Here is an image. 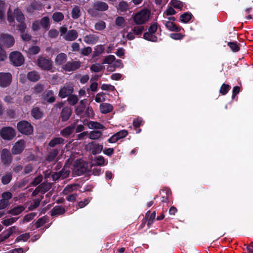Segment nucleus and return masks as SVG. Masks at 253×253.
I'll list each match as a JSON object with an SVG mask.
<instances>
[{
	"mask_svg": "<svg viewBox=\"0 0 253 253\" xmlns=\"http://www.w3.org/2000/svg\"><path fill=\"white\" fill-rule=\"evenodd\" d=\"M14 17H15L17 21L21 23L17 27V29L21 33L25 32L26 28L25 23L23 22L24 17L22 12L19 9H16L14 11V16L10 10L9 9L7 12V20L9 22L10 25L13 26L15 25Z\"/></svg>",
	"mask_w": 253,
	"mask_h": 253,
	"instance_id": "obj_1",
	"label": "nucleus"
},
{
	"mask_svg": "<svg viewBox=\"0 0 253 253\" xmlns=\"http://www.w3.org/2000/svg\"><path fill=\"white\" fill-rule=\"evenodd\" d=\"M150 15V11L148 9H143L134 15L133 20L136 24H144L148 21Z\"/></svg>",
	"mask_w": 253,
	"mask_h": 253,
	"instance_id": "obj_2",
	"label": "nucleus"
},
{
	"mask_svg": "<svg viewBox=\"0 0 253 253\" xmlns=\"http://www.w3.org/2000/svg\"><path fill=\"white\" fill-rule=\"evenodd\" d=\"M37 65L42 70L50 71L53 68L52 61L44 56H39L37 61Z\"/></svg>",
	"mask_w": 253,
	"mask_h": 253,
	"instance_id": "obj_3",
	"label": "nucleus"
},
{
	"mask_svg": "<svg viewBox=\"0 0 253 253\" xmlns=\"http://www.w3.org/2000/svg\"><path fill=\"white\" fill-rule=\"evenodd\" d=\"M87 170V164L80 160H77L73 166V171L76 175H80Z\"/></svg>",
	"mask_w": 253,
	"mask_h": 253,
	"instance_id": "obj_4",
	"label": "nucleus"
},
{
	"mask_svg": "<svg viewBox=\"0 0 253 253\" xmlns=\"http://www.w3.org/2000/svg\"><path fill=\"white\" fill-rule=\"evenodd\" d=\"M9 59L13 65L19 66L24 62V58L22 54L18 51L12 52L9 55Z\"/></svg>",
	"mask_w": 253,
	"mask_h": 253,
	"instance_id": "obj_5",
	"label": "nucleus"
},
{
	"mask_svg": "<svg viewBox=\"0 0 253 253\" xmlns=\"http://www.w3.org/2000/svg\"><path fill=\"white\" fill-rule=\"evenodd\" d=\"M17 128L21 133L26 135H30L33 131V126L27 121L19 122L17 124Z\"/></svg>",
	"mask_w": 253,
	"mask_h": 253,
	"instance_id": "obj_6",
	"label": "nucleus"
},
{
	"mask_svg": "<svg viewBox=\"0 0 253 253\" xmlns=\"http://www.w3.org/2000/svg\"><path fill=\"white\" fill-rule=\"evenodd\" d=\"M103 146L95 142H89L85 146V149L90 152L92 154L95 155L100 153L102 149Z\"/></svg>",
	"mask_w": 253,
	"mask_h": 253,
	"instance_id": "obj_7",
	"label": "nucleus"
},
{
	"mask_svg": "<svg viewBox=\"0 0 253 253\" xmlns=\"http://www.w3.org/2000/svg\"><path fill=\"white\" fill-rule=\"evenodd\" d=\"M12 75L9 73H0V86L7 87L10 85L12 82Z\"/></svg>",
	"mask_w": 253,
	"mask_h": 253,
	"instance_id": "obj_8",
	"label": "nucleus"
},
{
	"mask_svg": "<svg viewBox=\"0 0 253 253\" xmlns=\"http://www.w3.org/2000/svg\"><path fill=\"white\" fill-rule=\"evenodd\" d=\"M0 134L3 139L9 140L14 137L15 132L12 127H5L1 129Z\"/></svg>",
	"mask_w": 253,
	"mask_h": 253,
	"instance_id": "obj_9",
	"label": "nucleus"
},
{
	"mask_svg": "<svg viewBox=\"0 0 253 253\" xmlns=\"http://www.w3.org/2000/svg\"><path fill=\"white\" fill-rule=\"evenodd\" d=\"M0 41L7 47L12 46L14 44L13 37L7 34H2L0 36Z\"/></svg>",
	"mask_w": 253,
	"mask_h": 253,
	"instance_id": "obj_10",
	"label": "nucleus"
},
{
	"mask_svg": "<svg viewBox=\"0 0 253 253\" xmlns=\"http://www.w3.org/2000/svg\"><path fill=\"white\" fill-rule=\"evenodd\" d=\"M168 21H164V23L166 28L170 31L179 32L181 30V27L176 25L173 23L175 20L174 17H170L168 18Z\"/></svg>",
	"mask_w": 253,
	"mask_h": 253,
	"instance_id": "obj_11",
	"label": "nucleus"
},
{
	"mask_svg": "<svg viewBox=\"0 0 253 253\" xmlns=\"http://www.w3.org/2000/svg\"><path fill=\"white\" fill-rule=\"evenodd\" d=\"M93 8L88 10L89 13L92 15H94V9L100 11H106L108 9V5L105 2L97 1L93 4Z\"/></svg>",
	"mask_w": 253,
	"mask_h": 253,
	"instance_id": "obj_12",
	"label": "nucleus"
},
{
	"mask_svg": "<svg viewBox=\"0 0 253 253\" xmlns=\"http://www.w3.org/2000/svg\"><path fill=\"white\" fill-rule=\"evenodd\" d=\"M84 125L91 129H105V127L101 124L95 121H89L85 119L83 122Z\"/></svg>",
	"mask_w": 253,
	"mask_h": 253,
	"instance_id": "obj_13",
	"label": "nucleus"
},
{
	"mask_svg": "<svg viewBox=\"0 0 253 253\" xmlns=\"http://www.w3.org/2000/svg\"><path fill=\"white\" fill-rule=\"evenodd\" d=\"M81 63L79 61H69L63 65L62 69L66 72L74 71L80 68Z\"/></svg>",
	"mask_w": 253,
	"mask_h": 253,
	"instance_id": "obj_14",
	"label": "nucleus"
},
{
	"mask_svg": "<svg viewBox=\"0 0 253 253\" xmlns=\"http://www.w3.org/2000/svg\"><path fill=\"white\" fill-rule=\"evenodd\" d=\"M0 159L4 165L9 164L12 160V157L9 151L7 149H3L0 152Z\"/></svg>",
	"mask_w": 253,
	"mask_h": 253,
	"instance_id": "obj_15",
	"label": "nucleus"
},
{
	"mask_svg": "<svg viewBox=\"0 0 253 253\" xmlns=\"http://www.w3.org/2000/svg\"><path fill=\"white\" fill-rule=\"evenodd\" d=\"M73 91V86L71 84H67L60 89L59 96L61 98H65L71 95Z\"/></svg>",
	"mask_w": 253,
	"mask_h": 253,
	"instance_id": "obj_16",
	"label": "nucleus"
},
{
	"mask_svg": "<svg viewBox=\"0 0 253 253\" xmlns=\"http://www.w3.org/2000/svg\"><path fill=\"white\" fill-rule=\"evenodd\" d=\"M25 148V141L20 140L16 142L11 149V152L14 155L21 153Z\"/></svg>",
	"mask_w": 253,
	"mask_h": 253,
	"instance_id": "obj_17",
	"label": "nucleus"
},
{
	"mask_svg": "<svg viewBox=\"0 0 253 253\" xmlns=\"http://www.w3.org/2000/svg\"><path fill=\"white\" fill-rule=\"evenodd\" d=\"M78 36V33L75 30H69L63 36V38L67 41H73L75 40Z\"/></svg>",
	"mask_w": 253,
	"mask_h": 253,
	"instance_id": "obj_18",
	"label": "nucleus"
},
{
	"mask_svg": "<svg viewBox=\"0 0 253 253\" xmlns=\"http://www.w3.org/2000/svg\"><path fill=\"white\" fill-rule=\"evenodd\" d=\"M97 36L93 34L86 35L84 37V41L88 44H94L98 41Z\"/></svg>",
	"mask_w": 253,
	"mask_h": 253,
	"instance_id": "obj_19",
	"label": "nucleus"
},
{
	"mask_svg": "<svg viewBox=\"0 0 253 253\" xmlns=\"http://www.w3.org/2000/svg\"><path fill=\"white\" fill-rule=\"evenodd\" d=\"M50 212L51 216H57L63 214L65 212V210L63 207L57 206L54 207Z\"/></svg>",
	"mask_w": 253,
	"mask_h": 253,
	"instance_id": "obj_20",
	"label": "nucleus"
},
{
	"mask_svg": "<svg viewBox=\"0 0 253 253\" xmlns=\"http://www.w3.org/2000/svg\"><path fill=\"white\" fill-rule=\"evenodd\" d=\"M67 56L64 53H60L57 55L55 59V63L56 65H63L67 60Z\"/></svg>",
	"mask_w": 253,
	"mask_h": 253,
	"instance_id": "obj_21",
	"label": "nucleus"
},
{
	"mask_svg": "<svg viewBox=\"0 0 253 253\" xmlns=\"http://www.w3.org/2000/svg\"><path fill=\"white\" fill-rule=\"evenodd\" d=\"M59 153V150L54 149L50 151L46 157V160L48 162H56L57 160V156Z\"/></svg>",
	"mask_w": 253,
	"mask_h": 253,
	"instance_id": "obj_22",
	"label": "nucleus"
},
{
	"mask_svg": "<svg viewBox=\"0 0 253 253\" xmlns=\"http://www.w3.org/2000/svg\"><path fill=\"white\" fill-rule=\"evenodd\" d=\"M72 113V110L71 108L66 107H64L61 112V118L63 121H67L70 117Z\"/></svg>",
	"mask_w": 253,
	"mask_h": 253,
	"instance_id": "obj_23",
	"label": "nucleus"
},
{
	"mask_svg": "<svg viewBox=\"0 0 253 253\" xmlns=\"http://www.w3.org/2000/svg\"><path fill=\"white\" fill-rule=\"evenodd\" d=\"M113 108V106L109 103H103L100 105V112L102 114H107L111 112Z\"/></svg>",
	"mask_w": 253,
	"mask_h": 253,
	"instance_id": "obj_24",
	"label": "nucleus"
},
{
	"mask_svg": "<svg viewBox=\"0 0 253 253\" xmlns=\"http://www.w3.org/2000/svg\"><path fill=\"white\" fill-rule=\"evenodd\" d=\"M27 78L31 82H36L40 80V75L38 72L33 71L28 73Z\"/></svg>",
	"mask_w": 253,
	"mask_h": 253,
	"instance_id": "obj_25",
	"label": "nucleus"
},
{
	"mask_svg": "<svg viewBox=\"0 0 253 253\" xmlns=\"http://www.w3.org/2000/svg\"><path fill=\"white\" fill-rule=\"evenodd\" d=\"M64 139L61 137H55L52 139L48 143V146L51 147H54L60 144H63Z\"/></svg>",
	"mask_w": 253,
	"mask_h": 253,
	"instance_id": "obj_26",
	"label": "nucleus"
},
{
	"mask_svg": "<svg viewBox=\"0 0 253 253\" xmlns=\"http://www.w3.org/2000/svg\"><path fill=\"white\" fill-rule=\"evenodd\" d=\"M75 128V125H72L64 128L61 131V134L64 137H68L72 134Z\"/></svg>",
	"mask_w": 253,
	"mask_h": 253,
	"instance_id": "obj_27",
	"label": "nucleus"
},
{
	"mask_svg": "<svg viewBox=\"0 0 253 253\" xmlns=\"http://www.w3.org/2000/svg\"><path fill=\"white\" fill-rule=\"evenodd\" d=\"M32 116L36 119H41L43 116V112L38 107H34L31 111Z\"/></svg>",
	"mask_w": 253,
	"mask_h": 253,
	"instance_id": "obj_28",
	"label": "nucleus"
},
{
	"mask_svg": "<svg viewBox=\"0 0 253 253\" xmlns=\"http://www.w3.org/2000/svg\"><path fill=\"white\" fill-rule=\"evenodd\" d=\"M94 165L102 166L106 165L108 163L107 161L105 160L104 158L102 156L96 157L94 159Z\"/></svg>",
	"mask_w": 253,
	"mask_h": 253,
	"instance_id": "obj_29",
	"label": "nucleus"
},
{
	"mask_svg": "<svg viewBox=\"0 0 253 253\" xmlns=\"http://www.w3.org/2000/svg\"><path fill=\"white\" fill-rule=\"evenodd\" d=\"M43 97L48 102L52 103L55 101L53 92L51 90H47L43 94Z\"/></svg>",
	"mask_w": 253,
	"mask_h": 253,
	"instance_id": "obj_30",
	"label": "nucleus"
},
{
	"mask_svg": "<svg viewBox=\"0 0 253 253\" xmlns=\"http://www.w3.org/2000/svg\"><path fill=\"white\" fill-rule=\"evenodd\" d=\"M25 208L22 206H17L12 209L10 210L8 213L14 215H18L21 213L24 210Z\"/></svg>",
	"mask_w": 253,
	"mask_h": 253,
	"instance_id": "obj_31",
	"label": "nucleus"
},
{
	"mask_svg": "<svg viewBox=\"0 0 253 253\" xmlns=\"http://www.w3.org/2000/svg\"><path fill=\"white\" fill-rule=\"evenodd\" d=\"M88 135L89 139L95 140L100 138L101 137L102 133L99 130H92L88 133Z\"/></svg>",
	"mask_w": 253,
	"mask_h": 253,
	"instance_id": "obj_32",
	"label": "nucleus"
},
{
	"mask_svg": "<svg viewBox=\"0 0 253 253\" xmlns=\"http://www.w3.org/2000/svg\"><path fill=\"white\" fill-rule=\"evenodd\" d=\"M156 212L155 211L153 212L150 214V211H148L146 214V218L147 220V225L150 227V225L153 223V220L155 218Z\"/></svg>",
	"mask_w": 253,
	"mask_h": 253,
	"instance_id": "obj_33",
	"label": "nucleus"
},
{
	"mask_svg": "<svg viewBox=\"0 0 253 253\" xmlns=\"http://www.w3.org/2000/svg\"><path fill=\"white\" fill-rule=\"evenodd\" d=\"M41 26L45 29L47 30L50 27L49 19L48 17L45 16L41 19L40 21Z\"/></svg>",
	"mask_w": 253,
	"mask_h": 253,
	"instance_id": "obj_34",
	"label": "nucleus"
},
{
	"mask_svg": "<svg viewBox=\"0 0 253 253\" xmlns=\"http://www.w3.org/2000/svg\"><path fill=\"white\" fill-rule=\"evenodd\" d=\"M78 186L79 185L76 184L68 185L66 186V187L64 188L63 192L64 194L67 195L70 193L73 192L74 190L77 189Z\"/></svg>",
	"mask_w": 253,
	"mask_h": 253,
	"instance_id": "obj_35",
	"label": "nucleus"
},
{
	"mask_svg": "<svg viewBox=\"0 0 253 253\" xmlns=\"http://www.w3.org/2000/svg\"><path fill=\"white\" fill-rule=\"evenodd\" d=\"M85 107V101L84 100H82L80 101L79 105L76 107V111L77 114L79 115L82 114L84 111Z\"/></svg>",
	"mask_w": 253,
	"mask_h": 253,
	"instance_id": "obj_36",
	"label": "nucleus"
},
{
	"mask_svg": "<svg viewBox=\"0 0 253 253\" xmlns=\"http://www.w3.org/2000/svg\"><path fill=\"white\" fill-rule=\"evenodd\" d=\"M129 9L128 3L124 1H121L117 9L121 12H126Z\"/></svg>",
	"mask_w": 253,
	"mask_h": 253,
	"instance_id": "obj_37",
	"label": "nucleus"
},
{
	"mask_svg": "<svg viewBox=\"0 0 253 253\" xmlns=\"http://www.w3.org/2000/svg\"><path fill=\"white\" fill-rule=\"evenodd\" d=\"M36 216V213L31 212L25 215L22 221L20 222V224H24L31 221Z\"/></svg>",
	"mask_w": 253,
	"mask_h": 253,
	"instance_id": "obj_38",
	"label": "nucleus"
},
{
	"mask_svg": "<svg viewBox=\"0 0 253 253\" xmlns=\"http://www.w3.org/2000/svg\"><path fill=\"white\" fill-rule=\"evenodd\" d=\"M12 177V175L10 172L6 173L1 177V182L4 185L7 184L10 182Z\"/></svg>",
	"mask_w": 253,
	"mask_h": 253,
	"instance_id": "obj_39",
	"label": "nucleus"
},
{
	"mask_svg": "<svg viewBox=\"0 0 253 253\" xmlns=\"http://www.w3.org/2000/svg\"><path fill=\"white\" fill-rule=\"evenodd\" d=\"M72 17L73 19H78L81 16V11L79 7L76 6L73 7L71 12Z\"/></svg>",
	"mask_w": 253,
	"mask_h": 253,
	"instance_id": "obj_40",
	"label": "nucleus"
},
{
	"mask_svg": "<svg viewBox=\"0 0 253 253\" xmlns=\"http://www.w3.org/2000/svg\"><path fill=\"white\" fill-rule=\"evenodd\" d=\"M52 17L55 22H59L63 20L64 16L62 13L57 12L53 14Z\"/></svg>",
	"mask_w": 253,
	"mask_h": 253,
	"instance_id": "obj_41",
	"label": "nucleus"
},
{
	"mask_svg": "<svg viewBox=\"0 0 253 253\" xmlns=\"http://www.w3.org/2000/svg\"><path fill=\"white\" fill-rule=\"evenodd\" d=\"M12 194L10 192H5L1 194V199L10 205L9 200L11 199Z\"/></svg>",
	"mask_w": 253,
	"mask_h": 253,
	"instance_id": "obj_42",
	"label": "nucleus"
},
{
	"mask_svg": "<svg viewBox=\"0 0 253 253\" xmlns=\"http://www.w3.org/2000/svg\"><path fill=\"white\" fill-rule=\"evenodd\" d=\"M143 37L145 39L151 42H156L157 40V37L153 33H151L149 32L145 33L144 34Z\"/></svg>",
	"mask_w": 253,
	"mask_h": 253,
	"instance_id": "obj_43",
	"label": "nucleus"
},
{
	"mask_svg": "<svg viewBox=\"0 0 253 253\" xmlns=\"http://www.w3.org/2000/svg\"><path fill=\"white\" fill-rule=\"evenodd\" d=\"M40 51V48L37 45L33 46L30 47L27 53L29 55H33L38 54Z\"/></svg>",
	"mask_w": 253,
	"mask_h": 253,
	"instance_id": "obj_44",
	"label": "nucleus"
},
{
	"mask_svg": "<svg viewBox=\"0 0 253 253\" xmlns=\"http://www.w3.org/2000/svg\"><path fill=\"white\" fill-rule=\"evenodd\" d=\"M18 219V217H11L7 219H5L3 220L1 222L2 224H3L5 226H9L13 223H14L15 222H16L17 219Z\"/></svg>",
	"mask_w": 253,
	"mask_h": 253,
	"instance_id": "obj_45",
	"label": "nucleus"
},
{
	"mask_svg": "<svg viewBox=\"0 0 253 253\" xmlns=\"http://www.w3.org/2000/svg\"><path fill=\"white\" fill-rule=\"evenodd\" d=\"M104 68V66L99 63L92 64L90 66V70L92 72H99L101 71Z\"/></svg>",
	"mask_w": 253,
	"mask_h": 253,
	"instance_id": "obj_46",
	"label": "nucleus"
},
{
	"mask_svg": "<svg viewBox=\"0 0 253 253\" xmlns=\"http://www.w3.org/2000/svg\"><path fill=\"white\" fill-rule=\"evenodd\" d=\"M6 4L4 1L0 0V20H2L4 16Z\"/></svg>",
	"mask_w": 253,
	"mask_h": 253,
	"instance_id": "obj_47",
	"label": "nucleus"
},
{
	"mask_svg": "<svg viewBox=\"0 0 253 253\" xmlns=\"http://www.w3.org/2000/svg\"><path fill=\"white\" fill-rule=\"evenodd\" d=\"M47 219V217L45 216L39 218L35 223L36 227L37 228H38L42 226L44 224H45L46 222Z\"/></svg>",
	"mask_w": 253,
	"mask_h": 253,
	"instance_id": "obj_48",
	"label": "nucleus"
},
{
	"mask_svg": "<svg viewBox=\"0 0 253 253\" xmlns=\"http://www.w3.org/2000/svg\"><path fill=\"white\" fill-rule=\"evenodd\" d=\"M79 99L77 96L75 95H71L68 98L67 101L71 105H75L78 101Z\"/></svg>",
	"mask_w": 253,
	"mask_h": 253,
	"instance_id": "obj_49",
	"label": "nucleus"
},
{
	"mask_svg": "<svg viewBox=\"0 0 253 253\" xmlns=\"http://www.w3.org/2000/svg\"><path fill=\"white\" fill-rule=\"evenodd\" d=\"M191 18V14L188 13H185L180 17V20L183 23L188 22Z\"/></svg>",
	"mask_w": 253,
	"mask_h": 253,
	"instance_id": "obj_50",
	"label": "nucleus"
},
{
	"mask_svg": "<svg viewBox=\"0 0 253 253\" xmlns=\"http://www.w3.org/2000/svg\"><path fill=\"white\" fill-rule=\"evenodd\" d=\"M228 45L233 52L238 51L240 49V47L236 42H229Z\"/></svg>",
	"mask_w": 253,
	"mask_h": 253,
	"instance_id": "obj_51",
	"label": "nucleus"
},
{
	"mask_svg": "<svg viewBox=\"0 0 253 253\" xmlns=\"http://www.w3.org/2000/svg\"><path fill=\"white\" fill-rule=\"evenodd\" d=\"M144 27L143 26H136L132 29V31L135 35H139L144 31Z\"/></svg>",
	"mask_w": 253,
	"mask_h": 253,
	"instance_id": "obj_52",
	"label": "nucleus"
},
{
	"mask_svg": "<svg viewBox=\"0 0 253 253\" xmlns=\"http://www.w3.org/2000/svg\"><path fill=\"white\" fill-rule=\"evenodd\" d=\"M115 57L113 55H110L108 56H107L105 57L104 59V60L103 61V64H111L115 60Z\"/></svg>",
	"mask_w": 253,
	"mask_h": 253,
	"instance_id": "obj_53",
	"label": "nucleus"
},
{
	"mask_svg": "<svg viewBox=\"0 0 253 253\" xmlns=\"http://www.w3.org/2000/svg\"><path fill=\"white\" fill-rule=\"evenodd\" d=\"M170 4L173 7L179 9H181L183 6L182 2L176 0L171 1Z\"/></svg>",
	"mask_w": 253,
	"mask_h": 253,
	"instance_id": "obj_54",
	"label": "nucleus"
},
{
	"mask_svg": "<svg viewBox=\"0 0 253 253\" xmlns=\"http://www.w3.org/2000/svg\"><path fill=\"white\" fill-rule=\"evenodd\" d=\"M43 85L41 84H37L32 88L35 93H40L43 90Z\"/></svg>",
	"mask_w": 253,
	"mask_h": 253,
	"instance_id": "obj_55",
	"label": "nucleus"
},
{
	"mask_svg": "<svg viewBox=\"0 0 253 253\" xmlns=\"http://www.w3.org/2000/svg\"><path fill=\"white\" fill-rule=\"evenodd\" d=\"M106 24L104 21H100L95 25V29L96 30L101 31L105 28Z\"/></svg>",
	"mask_w": 253,
	"mask_h": 253,
	"instance_id": "obj_56",
	"label": "nucleus"
},
{
	"mask_svg": "<svg viewBox=\"0 0 253 253\" xmlns=\"http://www.w3.org/2000/svg\"><path fill=\"white\" fill-rule=\"evenodd\" d=\"M58 34V31L55 29H50L48 33V36L50 38H56Z\"/></svg>",
	"mask_w": 253,
	"mask_h": 253,
	"instance_id": "obj_57",
	"label": "nucleus"
},
{
	"mask_svg": "<svg viewBox=\"0 0 253 253\" xmlns=\"http://www.w3.org/2000/svg\"><path fill=\"white\" fill-rule=\"evenodd\" d=\"M41 8V4L37 1H34L32 2L30 6L29 10H39Z\"/></svg>",
	"mask_w": 253,
	"mask_h": 253,
	"instance_id": "obj_58",
	"label": "nucleus"
},
{
	"mask_svg": "<svg viewBox=\"0 0 253 253\" xmlns=\"http://www.w3.org/2000/svg\"><path fill=\"white\" fill-rule=\"evenodd\" d=\"M125 22V20L123 17H118L115 20L116 25L119 27H123L124 25V23Z\"/></svg>",
	"mask_w": 253,
	"mask_h": 253,
	"instance_id": "obj_59",
	"label": "nucleus"
},
{
	"mask_svg": "<svg viewBox=\"0 0 253 253\" xmlns=\"http://www.w3.org/2000/svg\"><path fill=\"white\" fill-rule=\"evenodd\" d=\"M229 85L226 84H223L220 89V93L222 95L226 94L229 89Z\"/></svg>",
	"mask_w": 253,
	"mask_h": 253,
	"instance_id": "obj_60",
	"label": "nucleus"
},
{
	"mask_svg": "<svg viewBox=\"0 0 253 253\" xmlns=\"http://www.w3.org/2000/svg\"><path fill=\"white\" fill-rule=\"evenodd\" d=\"M143 120L141 118H137L133 120V126L135 129L139 128L142 125Z\"/></svg>",
	"mask_w": 253,
	"mask_h": 253,
	"instance_id": "obj_61",
	"label": "nucleus"
},
{
	"mask_svg": "<svg viewBox=\"0 0 253 253\" xmlns=\"http://www.w3.org/2000/svg\"><path fill=\"white\" fill-rule=\"evenodd\" d=\"M40 203V199H35L33 201V203L29 207V209L31 211H32V210L35 209L39 206Z\"/></svg>",
	"mask_w": 253,
	"mask_h": 253,
	"instance_id": "obj_62",
	"label": "nucleus"
},
{
	"mask_svg": "<svg viewBox=\"0 0 253 253\" xmlns=\"http://www.w3.org/2000/svg\"><path fill=\"white\" fill-rule=\"evenodd\" d=\"M175 13V11L172 7H169L167 10L164 12L163 16L165 17V15H172Z\"/></svg>",
	"mask_w": 253,
	"mask_h": 253,
	"instance_id": "obj_63",
	"label": "nucleus"
},
{
	"mask_svg": "<svg viewBox=\"0 0 253 253\" xmlns=\"http://www.w3.org/2000/svg\"><path fill=\"white\" fill-rule=\"evenodd\" d=\"M41 24L40 21L36 20L33 22L32 25V29L34 31H37L40 29Z\"/></svg>",
	"mask_w": 253,
	"mask_h": 253,
	"instance_id": "obj_64",
	"label": "nucleus"
}]
</instances>
